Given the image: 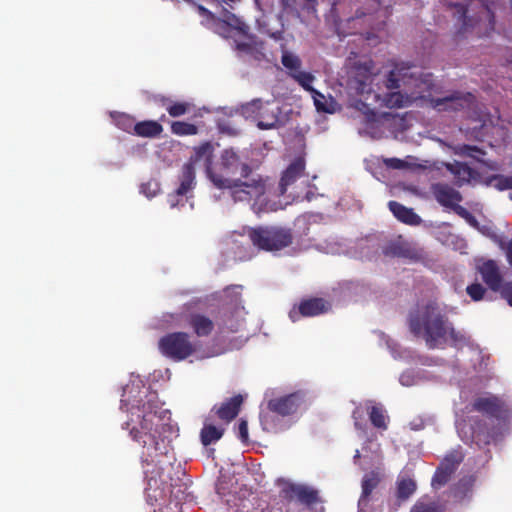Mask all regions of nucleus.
Wrapping results in <instances>:
<instances>
[{
	"label": "nucleus",
	"mask_w": 512,
	"mask_h": 512,
	"mask_svg": "<svg viewBox=\"0 0 512 512\" xmlns=\"http://www.w3.org/2000/svg\"><path fill=\"white\" fill-rule=\"evenodd\" d=\"M331 309V304L320 297H311L302 299L297 307H293L289 312V317L296 322L300 317H316L327 313Z\"/></svg>",
	"instance_id": "nucleus-14"
},
{
	"label": "nucleus",
	"mask_w": 512,
	"mask_h": 512,
	"mask_svg": "<svg viewBox=\"0 0 512 512\" xmlns=\"http://www.w3.org/2000/svg\"><path fill=\"white\" fill-rule=\"evenodd\" d=\"M260 423L264 431L268 433H279L289 427L286 418L276 411L266 407V410L260 413Z\"/></svg>",
	"instance_id": "nucleus-19"
},
{
	"label": "nucleus",
	"mask_w": 512,
	"mask_h": 512,
	"mask_svg": "<svg viewBox=\"0 0 512 512\" xmlns=\"http://www.w3.org/2000/svg\"><path fill=\"white\" fill-rule=\"evenodd\" d=\"M500 294L507 303L512 306V281L504 283L500 288Z\"/></svg>",
	"instance_id": "nucleus-50"
},
{
	"label": "nucleus",
	"mask_w": 512,
	"mask_h": 512,
	"mask_svg": "<svg viewBox=\"0 0 512 512\" xmlns=\"http://www.w3.org/2000/svg\"><path fill=\"white\" fill-rule=\"evenodd\" d=\"M360 458V452L359 450H356V453L354 455V461L356 462Z\"/></svg>",
	"instance_id": "nucleus-58"
},
{
	"label": "nucleus",
	"mask_w": 512,
	"mask_h": 512,
	"mask_svg": "<svg viewBox=\"0 0 512 512\" xmlns=\"http://www.w3.org/2000/svg\"><path fill=\"white\" fill-rule=\"evenodd\" d=\"M416 482L409 477H401L396 482V497L400 502L408 500L416 491Z\"/></svg>",
	"instance_id": "nucleus-29"
},
{
	"label": "nucleus",
	"mask_w": 512,
	"mask_h": 512,
	"mask_svg": "<svg viewBox=\"0 0 512 512\" xmlns=\"http://www.w3.org/2000/svg\"><path fill=\"white\" fill-rule=\"evenodd\" d=\"M447 96L442 98H429L428 103L429 105L437 110L438 112H447L452 111V104L449 102L446 103Z\"/></svg>",
	"instance_id": "nucleus-46"
},
{
	"label": "nucleus",
	"mask_w": 512,
	"mask_h": 512,
	"mask_svg": "<svg viewBox=\"0 0 512 512\" xmlns=\"http://www.w3.org/2000/svg\"><path fill=\"white\" fill-rule=\"evenodd\" d=\"M163 131L160 123L154 120H146L136 123L134 134L141 137L154 138L159 136Z\"/></svg>",
	"instance_id": "nucleus-28"
},
{
	"label": "nucleus",
	"mask_w": 512,
	"mask_h": 512,
	"mask_svg": "<svg viewBox=\"0 0 512 512\" xmlns=\"http://www.w3.org/2000/svg\"><path fill=\"white\" fill-rule=\"evenodd\" d=\"M457 430L461 440L468 445H476L483 448L491 444L495 439L494 426L479 416H471L457 424Z\"/></svg>",
	"instance_id": "nucleus-7"
},
{
	"label": "nucleus",
	"mask_w": 512,
	"mask_h": 512,
	"mask_svg": "<svg viewBox=\"0 0 512 512\" xmlns=\"http://www.w3.org/2000/svg\"><path fill=\"white\" fill-rule=\"evenodd\" d=\"M508 61L512 63V55L508 58Z\"/></svg>",
	"instance_id": "nucleus-60"
},
{
	"label": "nucleus",
	"mask_w": 512,
	"mask_h": 512,
	"mask_svg": "<svg viewBox=\"0 0 512 512\" xmlns=\"http://www.w3.org/2000/svg\"><path fill=\"white\" fill-rule=\"evenodd\" d=\"M179 182L180 184L177 189L167 196V203L171 208L183 206L186 202L187 194L195 187V167H193L192 163H185L182 166Z\"/></svg>",
	"instance_id": "nucleus-11"
},
{
	"label": "nucleus",
	"mask_w": 512,
	"mask_h": 512,
	"mask_svg": "<svg viewBox=\"0 0 512 512\" xmlns=\"http://www.w3.org/2000/svg\"><path fill=\"white\" fill-rule=\"evenodd\" d=\"M211 156L212 145L209 142H205L201 144L199 147L195 148L194 155L190 158V160L187 163H192V165L194 166L195 162L200 161L203 158H205L207 162H210Z\"/></svg>",
	"instance_id": "nucleus-39"
},
{
	"label": "nucleus",
	"mask_w": 512,
	"mask_h": 512,
	"mask_svg": "<svg viewBox=\"0 0 512 512\" xmlns=\"http://www.w3.org/2000/svg\"><path fill=\"white\" fill-rule=\"evenodd\" d=\"M112 117H113V120L118 128H120L121 130L128 132V133H131V132L134 133L135 127H136V122L132 116H130L126 113L116 112V113L112 114Z\"/></svg>",
	"instance_id": "nucleus-35"
},
{
	"label": "nucleus",
	"mask_w": 512,
	"mask_h": 512,
	"mask_svg": "<svg viewBox=\"0 0 512 512\" xmlns=\"http://www.w3.org/2000/svg\"><path fill=\"white\" fill-rule=\"evenodd\" d=\"M158 348L162 355L173 361L185 360L195 352V346L185 332L164 335L158 342Z\"/></svg>",
	"instance_id": "nucleus-9"
},
{
	"label": "nucleus",
	"mask_w": 512,
	"mask_h": 512,
	"mask_svg": "<svg viewBox=\"0 0 512 512\" xmlns=\"http://www.w3.org/2000/svg\"><path fill=\"white\" fill-rule=\"evenodd\" d=\"M447 335L449 336L450 344L452 346L456 347L459 345L466 344V342H467L465 335L463 333H461L460 331L455 330L451 323L448 326Z\"/></svg>",
	"instance_id": "nucleus-45"
},
{
	"label": "nucleus",
	"mask_w": 512,
	"mask_h": 512,
	"mask_svg": "<svg viewBox=\"0 0 512 512\" xmlns=\"http://www.w3.org/2000/svg\"><path fill=\"white\" fill-rule=\"evenodd\" d=\"M241 290V285H230L224 289V294L231 298V302L238 303L241 298Z\"/></svg>",
	"instance_id": "nucleus-49"
},
{
	"label": "nucleus",
	"mask_w": 512,
	"mask_h": 512,
	"mask_svg": "<svg viewBox=\"0 0 512 512\" xmlns=\"http://www.w3.org/2000/svg\"><path fill=\"white\" fill-rule=\"evenodd\" d=\"M466 292L473 301H480L483 299L486 289L480 283H473L467 286Z\"/></svg>",
	"instance_id": "nucleus-47"
},
{
	"label": "nucleus",
	"mask_w": 512,
	"mask_h": 512,
	"mask_svg": "<svg viewBox=\"0 0 512 512\" xmlns=\"http://www.w3.org/2000/svg\"><path fill=\"white\" fill-rule=\"evenodd\" d=\"M463 459V454L460 451L454 450L443 458L439 466L453 475Z\"/></svg>",
	"instance_id": "nucleus-33"
},
{
	"label": "nucleus",
	"mask_w": 512,
	"mask_h": 512,
	"mask_svg": "<svg viewBox=\"0 0 512 512\" xmlns=\"http://www.w3.org/2000/svg\"><path fill=\"white\" fill-rule=\"evenodd\" d=\"M412 102L409 94L404 91L403 93L401 91H392L383 98V104L388 108H402L410 105Z\"/></svg>",
	"instance_id": "nucleus-30"
},
{
	"label": "nucleus",
	"mask_w": 512,
	"mask_h": 512,
	"mask_svg": "<svg viewBox=\"0 0 512 512\" xmlns=\"http://www.w3.org/2000/svg\"><path fill=\"white\" fill-rule=\"evenodd\" d=\"M451 209H453L459 216H461L463 218L471 217V214L467 211V209L462 207L458 203L455 204V206H452Z\"/></svg>",
	"instance_id": "nucleus-52"
},
{
	"label": "nucleus",
	"mask_w": 512,
	"mask_h": 512,
	"mask_svg": "<svg viewBox=\"0 0 512 512\" xmlns=\"http://www.w3.org/2000/svg\"><path fill=\"white\" fill-rule=\"evenodd\" d=\"M214 417L209 414L205 419L203 427L200 431V440L204 446H209L220 440L225 432V428L221 425L216 426L212 423Z\"/></svg>",
	"instance_id": "nucleus-23"
},
{
	"label": "nucleus",
	"mask_w": 512,
	"mask_h": 512,
	"mask_svg": "<svg viewBox=\"0 0 512 512\" xmlns=\"http://www.w3.org/2000/svg\"><path fill=\"white\" fill-rule=\"evenodd\" d=\"M491 185L498 190H511L512 192V176L495 175L490 179Z\"/></svg>",
	"instance_id": "nucleus-44"
},
{
	"label": "nucleus",
	"mask_w": 512,
	"mask_h": 512,
	"mask_svg": "<svg viewBox=\"0 0 512 512\" xmlns=\"http://www.w3.org/2000/svg\"><path fill=\"white\" fill-rule=\"evenodd\" d=\"M357 413H358V411H356V410L353 412V418L355 419V426H356V428H358V429H362V426H361V425L358 423V421H357V417H356V414H357Z\"/></svg>",
	"instance_id": "nucleus-56"
},
{
	"label": "nucleus",
	"mask_w": 512,
	"mask_h": 512,
	"mask_svg": "<svg viewBox=\"0 0 512 512\" xmlns=\"http://www.w3.org/2000/svg\"><path fill=\"white\" fill-rule=\"evenodd\" d=\"M450 170L459 180L464 182H469L475 175V171L467 163L455 162Z\"/></svg>",
	"instance_id": "nucleus-37"
},
{
	"label": "nucleus",
	"mask_w": 512,
	"mask_h": 512,
	"mask_svg": "<svg viewBox=\"0 0 512 512\" xmlns=\"http://www.w3.org/2000/svg\"><path fill=\"white\" fill-rule=\"evenodd\" d=\"M432 192L437 202L444 207L451 208L462 201L460 192L448 184L437 183L433 185Z\"/></svg>",
	"instance_id": "nucleus-20"
},
{
	"label": "nucleus",
	"mask_w": 512,
	"mask_h": 512,
	"mask_svg": "<svg viewBox=\"0 0 512 512\" xmlns=\"http://www.w3.org/2000/svg\"><path fill=\"white\" fill-rule=\"evenodd\" d=\"M316 94H317V96H318V97H320V98L324 99V96H323L322 94H320V93H318V92H316Z\"/></svg>",
	"instance_id": "nucleus-59"
},
{
	"label": "nucleus",
	"mask_w": 512,
	"mask_h": 512,
	"mask_svg": "<svg viewBox=\"0 0 512 512\" xmlns=\"http://www.w3.org/2000/svg\"><path fill=\"white\" fill-rule=\"evenodd\" d=\"M449 325L448 317L442 313L435 302H429L425 305L421 318L418 315H411L409 318L411 332L419 335L423 330L426 343L431 349L438 347L439 344L447 340Z\"/></svg>",
	"instance_id": "nucleus-4"
},
{
	"label": "nucleus",
	"mask_w": 512,
	"mask_h": 512,
	"mask_svg": "<svg viewBox=\"0 0 512 512\" xmlns=\"http://www.w3.org/2000/svg\"><path fill=\"white\" fill-rule=\"evenodd\" d=\"M447 7L454 9V19H456L458 27L454 33V39L460 40L464 38L469 32L473 30L476 24L481 20L484 15L489 22V29L494 30L495 27V15L489 5L481 0H478L476 5L477 17L469 16L468 7L462 3L448 2Z\"/></svg>",
	"instance_id": "nucleus-6"
},
{
	"label": "nucleus",
	"mask_w": 512,
	"mask_h": 512,
	"mask_svg": "<svg viewBox=\"0 0 512 512\" xmlns=\"http://www.w3.org/2000/svg\"><path fill=\"white\" fill-rule=\"evenodd\" d=\"M456 155L465 158H471L477 162H483L486 152L475 145L459 144L454 148Z\"/></svg>",
	"instance_id": "nucleus-32"
},
{
	"label": "nucleus",
	"mask_w": 512,
	"mask_h": 512,
	"mask_svg": "<svg viewBox=\"0 0 512 512\" xmlns=\"http://www.w3.org/2000/svg\"><path fill=\"white\" fill-rule=\"evenodd\" d=\"M263 512H282V509L271 507L270 509L263 511ZM286 512H289V510H286Z\"/></svg>",
	"instance_id": "nucleus-57"
},
{
	"label": "nucleus",
	"mask_w": 512,
	"mask_h": 512,
	"mask_svg": "<svg viewBox=\"0 0 512 512\" xmlns=\"http://www.w3.org/2000/svg\"><path fill=\"white\" fill-rule=\"evenodd\" d=\"M291 76L306 90L313 91L311 87V83L314 80V77L309 72L300 71V69L296 72L291 73Z\"/></svg>",
	"instance_id": "nucleus-43"
},
{
	"label": "nucleus",
	"mask_w": 512,
	"mask_h": 512,
	"mask_svg": "<svg viewBox=\"0 0 512 512\" xmlns=\"http://www.w3.org/2000/svg\"><path fill=\"white\" fill-rule=\"evenodd\" d=\"M385 86L389 90L402 89L409 94L412 101L426 100L428 102L435 84L431 73H422L413 65L396 63L389 71Z\"/></svg>",
	"instance_id": "nucleus-2"
},
{
	"label": "nucleus",
	"mask_w": 512,
	"mask_h": 512,
	"mask_svg": "<svg viewBox=\"0 0 512 512\" xmlns=\"http://www.w3.org/2000/svg\"><path fill=\"white\" fill-rule=\"evenodd\" d=\"M241 113L247 118L256 119L259 129L270 130L278 127L281 109L275 101L254 99L241 106Z\"/></svg>",
	"instance_id": "nucleus-8"
},
{
	"label": "nucleus",
	"mask_w": 512,
	"mask_h": 512,
	"mask_svg": "<svg viewBox=\"0 0 512 512\" xmlns=\"http://www.w3.org/2000/svg\"><path fill=\"white\" fill-rule=\"evenodd\" d=\"M388 207L393 215L401 222L408 225H419L421 218L412 208H408L397 201H390Z\"/></svg>",
	"instance_id": "nucleus-25"
},
{
	"label": "nucleus",
	"mask_w": 512,
	"mask_h": 512,
	"mask_svg": "<svg viewBox=\"0 0 512 512\" xmlns=\"http://www.w3.org/2000/svg\"><path fill=\"white\" fill-rule=\"evenodd\" d=\"M381 481L380 474L377 471H371L363 476L361 487L362 493L358 501V506L363 509L369 503V497L373 490L379 485Z\"/></svg>",
	"instance_id": "nucleus-24"
},
{
	"label": "nucleus",
	"mask_w": 512,
	"mask_h": 512,
	"mask_svg": "<svg viewBox=\"0 0 512 512\" xmlns=\"http://www.w3.org/2000/svg\"><path fill=\"white\" fill-rule=\"evenodd\" d=\"M510 198L512 199V192H510Z\"/></svg>",
	"instance_id": "nucleus-61"
},
{
	"label": "nucleus",
	"mask_w": 512,
	"mask_h": 512,
	"mask_svg": "<svg viewBox=\"0 0 512 512\" xmlns=\"http://www.w3.org/2000/svg\"><path fill=\"white\" fill-rule=\"evenodd\" d=\"M208 177L218 189H228L235 202L259 201L270 189L269 177L249 172L245 177L227 178L207 168Z\"/></svg>",
	"instance_id": "nucleus-3"
},
{
	"label": "nucleus",
	"mask_w": 512,
	"mask_h": 512,
	"mask_svg": "<svg viewBox=\"0 0 512 512\" xmlns=\"http://www.w3.org/2000/svg\"><path fill=\"white\" fill-rule=\"evenodd\" d=\"M235 49L258 62L265 59L264 42L255 36H248L247 41H236Z\"/></svg>",
	"instance_id": "nucleus-21"
},
{
	"label": "nucleus",
	"mask_w": 512,
	"mask_h": 512,
	"mask_svg": "<svg viewBox=\"0 0 512 512\" xmlns=\"http://www.w3.org/2000/svg\"><path fill=\"white\" fill-rule=\"evenodd\" d=\"M197 11L201 16H204L208 19L213 18V14L211 11H209L207 8H205L202 5H197Z\"/></svg>",
	"instance_id": "nucleus-53"
},
{
	"label": "nucleus",
	"mask_w": 512,
	"mask_h": 512,
	"mask_svg": "<svg viewBox=\"0 0 512 512\" xmlns=\"http://www.w3.org/2000/svg\"><path fill=\"white\" fill-rule=\"evenodd\" d=\"M282 497L286 502V510L297 503L305 506H312L320 501L319 493L316 489L302 484H288L282 491Z\"/></svg>",
	"instance_id": "nucleus-10"
},
{
	"label": "nucleus",
	"mask_w": 512,
	"mask_h": 512,
	"mask_svg": "<svg viewBox=\"0 0 512 512\" xmlns=\"http://www.w3.org/2000/svg\"><path fill=\"white\" fill-rule=\"evenodd\" d=\"M251 243L260 250L279 251L293 242L291 229L280 226H258L245 229Z\"/></svg>",
	"instance_id": "nucleus-5"
},
{
	"label": "nucleus",
	"mask_w": 512,
	"mask_h": 512,
	"mask_svg": "<svg viewBox=\"0 0 512 512\" xmlns=\"http://www.w3.org/2000/svg\"><path fill=\"white\" fill-rule=\"evenodd\" d=\"M171 132L178 136H190L198 133L196 125L184 122V121H173L171 123Z\"/></svg>",
	"instance_id": "nucleus-36"
},
{
	"label": "nucleus",
	"mask_w": 512,
	"mask_h": 512,
	"mask_svg": "<svg viewBox=\"0 0 512 512\" xmlns=\"http://www.w3.org/2000/svg\"><path fill=\"white\" fill-rule=\"evenodd\" d=\"M471 410L487 415L490 418L503 419L508 413V407L500 397L487 393L473 399Z\"/></svg>",
	"instance_id": "nucleus-13"
},
{
	"label": "nucleus",
	"mask_w": 512,
	"mask_h": 512,
	"mask_svg": "<svg viewBox=\"0 0 512 512\" xmlns=\"http://www.w3.org/2000/svg\"><path fill=\"white\" fill-rule=\"evenodd\" d=\"M475 96L470 92L455 91L447 96L446 103L452 104V112L470 108L475 103Z\"/></svg>",
	"instance_id": "nucleus-27"
},
{
	"label": "nucleus",
	"mask_w": 512,
	"mask_h": 512,
	"mask_svg": "<svg viewBox=\"0 0 512 512\" xmlns=\"http://www.w3.org/2000/svg\"><path fill=\"white\" fill-rule=\"evenodd\" d=\"M189 325L198 337L208 336L214 329V322L208 316L200 313L190 315Z\"/></svg>",
	"instance_id": "nucleus-26"
},
{
	"label": "nucleus",
	"mask_w": 512,
	"mask_h": 512,
	"mask_svg": "<svg viewBox=\"0 0 512 512\" xmlns=\"http://www.w3.org/2000/svg\"><path fill=\"white\" fill-rule=\"evenodd\" d=\"M238 437L242 442L248 441V424L246 420L241 419L238 424Z\"/></svg>",
	"instance_id": "nucleus-51"
},
{
	"label": "nucleus",
	"mask_w": 512,
	"mask_h": 512,
	"mask_svg": "<svg viewBox=\"0 0 512 512\" xmlns=\"http://www.w3.org/2000/svg\"><path fill=\"white\" fill-rule=\"evenodd\" d=\"M451 476V473H448V471L438 466L431 481L432 487L437 489L446 485L451 479Z\"/></svg>",
	"instance_id": "nucleus-42"
},
{
	"label": "nucleus",
	"mask_w": 512,
	"mask_h": 512,
	"mask_svg": "<svg viewBox=\"0 0 512 512\" xmlns=\"http://www.w3.org/2000/svg\"><path fill=\"white\" fill-rule=\"evenodd\" d=\"M506 256L508 263L512 267V240L507 245Z\"/></svg>",
	"instance_id": "nucleus-55"
},
{
	"label": "nucleus",
	"mask_w": 512,
	"mask_h": 512,
	"mask_svg": "<svg viewBox=\"0 0 512 512\" xmlns=\"http://www.w3.org/2000/svg\"><path fill=\"white\" fill-rule=\"evenodd\" d=\"M410 512H444V506L439 502L421 498L415 502Z\"/></svg>",
	"instance_id": "nucleus-34"
},
{
	"label": "nucleus",
	"mask_w": 512,
	"mask_h": 512,
	"mask_svg": "<svg viewBox=\"0 0 512 512\" xmlns=\"http://www.w3.org/2000/svg\"><path fill=\"white\" fill-rule=\"evenodd\" d=\"M161 102L162 105L165 106L168 114L174 118L185 115L193 107V105L189 102H174L167 97H162Z\"/></svg>",
	"instance_id": "nucleus-31"
},
{
	"label": "nucleus",
	"mask_w": 512,
	"mask_h": 512,
	"mask_svg": "<svg viewBox=\"0 0 512 512\" xmlns=\"http://www.w3.org/2000/svg\"><path fill=\"white\" fill-rule=\"evenodd\" d=\"M301 403V395L299 393H291L285 396L270 399L267 402V408L276 411L285 418L294 414Z\"/></svg>",
	"instance_id": "nucleus-15"
},
{
	"label": "nucleus",
	"mask_w": 512,
	"mask_h": 512,
	"mask_svg": "<svg viewBox=\"0 0 512 512\" xmlns=\"http://www.w3.org/2000/svg\"><path fill=\"white\" fill-rule=\"evenodd\" d=\"M369 419L374 427L382 430L387 429L386 416L381 407L372 406L369 411Z\"/></svg>",
	"instance_id": "nucleus-38"
},
{
	"label": "nucleus",
	"mask_w": 512,
	"mask_h": 512,
	"mask_svg": "<svg viewBox=\"0 0 512 512\" xmlns=\"http://www.w3.org/2000/svg\"><path fill=\"white\" fill-rule=\"evenodd\" d=\"M251 166L232 148L225 149L220 157V172L227 178L245 177L251 172Z\"/></svg>",
	"instance_id": "nucleus-12"
},
{
	"label": "nucleus",
	"mask_w": 512,
	"mask_h": 512,
	"mask_svg": "<svg viewBox=\"0 0 512 512\" xmlns=\"http://www.w3.org/2000/svg\"><path fill=\"white\" fill-rule=\"evenodd\" d=\"M304 170L305 159L303 157L295 158L284 170L281 176L279 182V194L284 195L287 191V187L303 176Z\"/></svg>",
	"instance_id": "nucleus-17"
},
{
	"label": "nucleus",
	"mask_w": 512,
	"mask_h": 512,
	"mask_svg": "<svg viewBox=\"0 0 512 512\" xmlns=\"http://www.w3.org/2000/svg\"><path fill=\"white\" fill-rule=\"evenodd\" d=\"M282 65L290 71V74L296 72L301 67V60L297 55L288 51L283 52L281 57Z\"/></svg>",
	"instance_id": "nucleus-41"
},
{
	"label": "nucleus",
	"mask_w": 512,
	"mask_h": 512,
	"mask_svg": "<svg viewBox=\"0 0 512 512\" xmlns=\"http://www.w3.org/2000/svg\"><path fill=\"white\" fill-rule=\"evenodd\" d=\"M385 255L393 257H401L409 260L417 261L422 258L420 250L413 247L409 242L397 240L391 242L384 250Z\"/></svg>",
	"instance_id": "nucleus-18"
},
{
	"label": "nucleus",
	"mask_w": 512,
	"mask_h": 512,
	"mask_svg": "<svg viewBox=\"0 0 512 512\" xmlns=\"http://www.w3.org/2000/svg\"><path fill=\"white\" fill-rule=\"evenodd\" d=\"M242 404V395H235L221 403L220 406L215 405L211 409L210 415H212L213 417H218L225 424H228L237 417Z\"/></svg>",
	"instance_id": "nucleus-16"
},
{
	"label": "nucleus",
	"mask_w": 512,
	"mask_h": 512,
	"mask_svg": "<svg viewBox=\"0 0 512 512\" xmlns=\"http://www.w3.org/2000/svg\"><path fill=\"white\" fill-rule=\"evenodd\" d=\"M383 163L387 168L394 169V170H402L407 169L409 167V163L405 160L399 159V158H385L383 159Z\"/></svg>",
	"instance_id": "nucleus-48"
},
{
	"label": "nucleus",
	"mask_w": 512,
	"mask_h": 512,
	"mask_svg": "<svg viewBox=\"0 0 512 512\" xmlns=\"http://www.w3.org/2000/svg\"><path fill=\"white\" fill-rule=\"evenodd\" d=\"M475 478L473 476L463 477L457 484L454 485L452 491L454 497H463L467 492L472 489Z\"/></svg>",
	"instance_id": "nucleus-40"
},
{
	"label": "nucleus",
	"mask_w": 512,
	"mask_h": 512,
	"mask_svg": "<svg viewBox=\"0 0 512 512\" xmlns=\"http://www.w3.org/2000/svg\"><path fill=\"white\" fill-rule=\"evenodd\" d=\"M479 272L483 281L493 291H499L502 286V275L499 267L494 260L485 261L480 267Z\"/></svg>",
	"instance_id": "nucleus-22"
},
{
	"label": "nucleus",
	"mask_w": 512,
	"mask_h": 512,
	"mask_svg": "<svg viewBox=\"0 0 512 512\" xmlns=\"http://www.w3.org/2000/svg\"><path fill=\"white\" fill-rule=\"evenodd\" d=\"M314 104L318 111H324V112L328 111L327 108L325 107V105L317 97H314Z\"/></svg>",
	"instance_id": "nucleus-54"
},
{
	"label": "nucleus",
	"mask_w": 512,
	"mask_h": 512,
	"mask_svg": "<svg viewBox=\"0 0 512 512\" xmlns=\"http://www.w3.org/2000/svg\"><path fill=\"white\" fill-rule=\"evenodd\" d=\"M156 408L155 402L149 399L133 408L130 421L125 423L132 439L142 446L141 460L147 466L161 464L172 451L171 440L164 435L171 426L161 422Z\"/></svg>",
	"instance_id": "nucleus-1"
}]
</instances>
